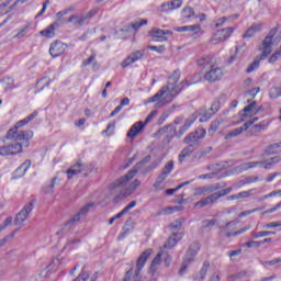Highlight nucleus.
<instances>
[{
  "label": "nucleus",
  "mask_w": 281,
  "mask_h": 281,
  "mask_svg": "<svg viewBox=\"0 0 281 281\" xmlns=\"http://www.w3.org/2000/svg\"><path fill=\"white\" fill-rule=\"evenodd\" d=\"M180 78L181 71L175 70L173 74L169 77L167 85L161 87L160 90L151 98L147 99L145 104L156 102L155 109H162V106L168 104V100H175V98H177L179 93L183 91V87H191V85H194V82H190L188 80L179 82Z\"/></svg>",
  "instance_id": "f257e3e1"
},
{
  "label": "nucleus",
  "mask_w": 281,
  "mask_h": 281,
  "mask_svg": "<svg viewBox=\"0 0 281 281\" xmlns=\"http://www.w3.org/2000/svg\"><path fill=\"white\" fill-rule=\"evenodd\" d=\"M278 33V29H272L269 32V35L265 37L261 47L259 48L261 52L260 57H257L254 63H251L248 68L246 69V74H252V71H256L258 67H260V60H265L269 54L272 52L273 46V36Z\"/></svg>",
  "instance_id": "f03ea898"
},
{
  "label": "nucleus",
  "mask_w": 281,
  "mask_h": 281,
  "mask_svg": "<svg viewBox=\"0 0 281 281\" xmlns=\"http://www.w3.org/2000/svg\"><path fill=\"white\" fill-rule=\"evenodd\" d=\"M32 137H34V132L31 130L19 132V127H16V125L11 127L5 134V139H10L13 143L22 142V148L23 146L24 148L30 147V139H32Z\"/></svg>",
  "instance_id": "7ed1b4c3"
},
{
  "label": "nucleus",
  "mask_w": 281,
  "mask_h": 281,
  "mask_svg": "<svg viewBox=\"0 0 281 281\" xmlns=\"http://www.w3.org/2000/svg\"><path fill=\"white\" fill-rule=\"evenodd\" d=\"M150 161V156H146L143 160L136 164L135 168L130 170L125 176L121 177L116 182L114 183V188H120V186H126L131 179L137 175L138 170L143 167L146 166Z\"/></svg>",
  "instance_id": "20e7f679"
},
{
  "label": "nucleus",
  "mask_w": 281,
  "mask_h": 281,
  "mask_svg": "<svg viewBox=\"0 0 281 281\" xmlns=\"http://www.w3.org/2000/svg\"><path fill=\"white\" fill-rule=\"evenodd\" d=\"M34 205H36V200H32L29 202L16 215L14 218V225L21 229V227H25V221H27V217L30 214H32V211L34 210Z\"/></svg>",
  "instance_id": "39448f33"
},
{
  "label": "nucleus",
  "mask_w": 281,
  "mask_h": 281,
  "mask_svg": "<svg viewBox=\"0 0 281 281\" xmlns=\"http://www.w3.org/2000/svg\"><path fill=\"white\" fill-rule=\"evenodd\" d=\"M156 115H157V111H154L146 117L145 122L139 121V122H136L134 125H132L130 131L127 132L128 139H135V137H137V135H139V133L144 131V126L153 122V119Z\"/></svg>",
  "instance_id": "423d86ee"
},
{
  "label": "nucleus",
  "mask_w": 281,
  "mask_h": 281,
  "mask_svg": "<svg viewBox=\"0 0 281 281\" xmlns=\"http://www.w3.org/2000/svg\"><path fill=\"white\" fill-rule=\"evenodd\" d=\"M23 153V144L11 143L0 146V157H14V155H21Z\"/></svg>",
  "instance_id": "0eeeda50"
},
{
  "label": "nucleus",
  "mask_w": 281,
  "mask_h": 281,
  "mask_svg": "<svg viewBox=\"0 0 281 281\" xmlns=\"http://www.w3.org/2000/svg\"><path fill=\"white\" fill-rule=\"evenodd\" d=\"M172 170H175V162L172 160H170L164 167L161 173L157 177V179L154 183V188L156 190H162L161 183H164L165 179H168V177L170 176V172H172Z\"/></svg>",
  "instance_id": "6e6552de"
},
{
  "label": "nucleus",
  "mask_w": 281,
  "mask_h": 281,
  "mask_svg": "<svg viewBox=\"0 0 281 281\" xmlns=\"http://www.w3.org/2000/svg\"><path fill=\"white\" fill-rule=\"evenodd\" d=\"M232 34H234V27L218 30L211 37V43L212 45H218V43L227 41V38H229Z\"/></svg>",
  "instance_id": "1a4fd4ad"
},
{
  "label": "nucleus",
  "mask_w": 281,
  "mask_h": 281,
  "mask_svg": "<svg viewBox=\"0 0 281 281\" xmlns=\"http://www.w3.org/2000/svg\"><path fill=\"white\" fill-rule=\"evenodd\" d=\"M225 76L223 72V69H221L218 66H215V64L209 68V70L204 74V80L207 82H216L221 80Z\"/></svg>",
  "instance_id": "9d476101"
},
{
  "label": "nucleus",
  "mask_w": 281,
  "mask_h": 281,
  "mask_svg": "<svg viewBox=\"0 0 281 281\" xmlns=\"http://www.w3.org/2000/svg\"><path fill=\"white\" fill-rule=\"evenodd\" d=\"M205 135V128L198 127L194 132H191L184 137V144H199V142H201Z\"/></svg>",
  "instance_id": "9b49d317"
},
{
  "label": "nucleus",
  "mask_w": 281,
  "mask_h": 281,
  "mask_svg": "<svg viewBox=\"0 0 281 281\" xmlns=\"http://www.w3.org/2000/svg\"><path fill=\"white\" fill-rule=\"evenodd\" d=\"M223 198L221 195V192H213L211 195L198 201L195 204H194V209L195 210H201V207H205L207 205H212L214 203H217L218 199Z\"/></svg>",
  "instance_id": "f8f14e48"
},
{
  "label": "nucleus",
  "mask_w": 281,
  "mask_h": 281,
  "mask_svg": "<svg viewBox=\"0 0 281 281\" xmlns=\"http://www.w3.org/2000/svg\"><path fill=\"white\" fill-rule=\"evenodd\" d=\"M144 58V52L136 50L134 53H131L130 56H127L121 64V67L123 69H126L127 67H131V65L137 63V60H142Z\"/></svg>",
  "instance_id": "ddd939ff"
},
{
  "label": "nucleus",
  "mask_w": 281,
  "mask_h": 281,
  "mask_svg": "<svg viewBox=\"0 0 281 281\" xmlns=\"http://www.w3.org/2000/svg\"><path fill=\"white\" fill-rule=\"evenodd\" d=\"M67 49V45L60 41H56L50 44L49 54L53 58H58V56H63L65 50Z\"/></svg>",
  "instance_id": "4468645a"
},
{
  "label": "nucleus",
  "mask_w": 281,
  "mask_h": 281,
  "mask_svg": "<svg viewBox=\"0 0 281 281\" xmlns=\"http://www.w3.org/2000/svg\"><path fill=\"white\" fill-rule=\"evenodd\" d=\"M168 36H172V31L161 29H154L151 31V38L158 43H166V41H168Z\"/></svg>",
  "instance_id": "2eb2a0df"
},
{
  "label": "nucleus",
  "mask_w": 281,
  "mask_h": 281,
  "mask_svg": "<svg viewBox=\"0 0 281 281\" xmlns=\"http://www.w3.org/2000/svg\"><path fill=\"white\" fill-rule=\"evenodd\" d=\"M281 161V157L280 156H274L261 161H255L256 168H265V170H271V168H273V166H276L277 164H280Z\"/></svg>",
  "instance_id": "dca6fc26"
},
{
  "label": "nucleus",
  "mask_w": 281,
  "mask_h": 281,
  "mask_svg": "<svg viewBox=\"0 0 281 281\" xmlns=\"http://www.w3.org/2000/svg\"><path fill=\"white\" fill-rule=\"evenodd\" d=\"M200 249H201V246L199 245V243L196 241L192 243L184 256V262H188V265H190V262H193Z\"/></svg>",
  "instance_id": "f3484780"
},
{
  "label": "nucleus",
  "mask_w": 281,
  "mask_h": 281,
  "mask_svg": "<svg viewBox=\"0 0 281 281\" xmlns=\"http://www.w3.org/2000/svg\"><path fill=\"white\" fill-rule=\"evenodd\" d=\"M183 5V1L181 0H173L165 2L160 5L161 12H172V10H179Z\"/></svg>",
  "instance_id": "a211bd4d"
},
{
  "label": "nucleus",
  "mask_w": 281,
  "mask_h": 281,
  "mask_svg": "<svg viewBox=\"0 0 281 281\" xmlns=\"http://www.w3.org/2000/svg\"><path fill=\"white\" fill-rule=\"evenodd\" d=\"M249 126H251V123H245L241 127H237L225 134L224 139H234V137H238V135H241L245 131H249Z\"/></svg>",
  "instance_id": "6ab92c4d"
},
{
  "label": "nucleus",
  "mask_w": 281,
  "mask_h": 281,
  "mask_svg": "<svg viewBox=\"0 0 281 281\" xmlns=\"http://www.w3.org/2000/svg\"><path fill=\"white\" fill-rule=\"evenodd\" d=\"M86 168H87V166H85V164H81V162H77V164L72 165L67 170L68 179H74V177H76V175H80V172H85Z\"/></svg>",
  "instance_id": "aec40b11"
},
{
  "label": "nucleus",
  "mask_w": 281,
  "mask_h": 281,
  "mask_svg": "<svg viewBox=\"0 0 281 281\" xmlns=\"http://www.w3.org/2000/svg\"><path fill=\"white\" fill-rule=\"evenodd\" d=\"M199 67H203V69H210L216 65V58L214 56H203L198 59Z\"/></svg>",
  "instance_id": "412c9836"
},
{
  "label": "nucleus",
  "mask_w": 281,
  "mask_h": 281,
  "mask_svg": "<svg viewBox=\"0 0 281 281\" xmlns=\"http://www.w3.org/2000/svg\"><path fill=\"white\" fill-rule=\"evenodd\" d=\"M257 102L252 101L250 104H248L247 106L244 108L243 110V117H251V115H257V113H260V108H256L257 106Z\"/></svg>",
  "instance_id": "4be33fe9"
},
{
  "label": "nucleus",
  "mask_w": 281,
  "mask_h": 281,
  "mask_svg": "<svg viewBox=\"0 0 281 281\" xmlns=\"http://www.w3.org/2000/svg\"><path fill=\"white\" fill-rule=\"evenodd\" d=\"M183 238V234L181 233H173L165 243L164 247L165 249H172L179 240Z\"/></svg>",
  "instance_id": "5701e85b"
},
{
  "label": "nucleus",
  "mask_w": 281,
  "mask_h": 281,
  "mask_svg": "<svg viewBox=\"0 0 281 281\" xmlns=\"http://www.w3.org/2000/svg\"><path fill=\"white\" fill-rule=\"evenodd\" d=\"M269 128V122L268 121H262L258 124L250 125L248 127V131L250 135H256V133H262V131H267Z\"/></svg>",
  "instance_id": "b1692460"
},
{
  "label": "nucleus",
  "mask_w": 281,
  "mask_h": 281,
  "mask_svg": "<svg viewBox=\"0 0 281 281\" xmlns=\"http://www.w3.org/2000/svg\"><path fill=\"white\" fill-rule=\"evenodd\" d=\"M175 32H191V34H199V32H201V24L177 26L175 27Z\"/></svg>",
  "instance_id": "393cba45"
},
{
  "label": "nucleus",
  "mask_w": 281,
  "mask_h": 281,
  "mask_svg": "<svg viewBox=\"0 0 281 281\" xmlns=\"http://www.w3.org/2000/svg\"><path fill=\"white\" fill-rule=\"evenodd\" d=\"M67 23H74L75 27H82L87 23V18L74 14L68 18Z\"/></svg>",
  "instance_id": "a878e982"
},
{
  "label": "nucleus",
  "mask_w": 281,
  "mask_h": 281,
  "mask_svg": "<svg viewBox=\"0 0 281 281\" xmlns=\"http://www.w3.org/2000/svg\"><path fill=\"white\" fill-rule=\"evenodd\" d=\"M38 116V112L34 111L33 113H31L29 116H26L25 119L19 121L15 123V127L16 128H23V126L30 124V122H32V120H34L35 117Z\"/></svg>",
  "instance_id": "bb28decb"
},
{
  "label": "nucleus",
  "mask_w": 281,
  "mask_h": 281,
  "mask_svg": "<svg viewBox=\"0 0 281 281\" xmlns=\"http://www.w3.org/2000/svg\"><path fill=\"white\" fill-rule=\"evenodd\" d=\"M192 153H194V145H189L188 147H186L184 149L181 150V153L179 154V162L183 164V160L187 157H190V155H192Z\"/></svg>",
  "instance_id": "cd10ccee"
},
{
  "label": "nucleus",
  "mask_w": 281,
  "mask_h": 281,
  "mask_svg": "<svg viewBox=\"0 0 281 281\" xmlns=\"http://www.w3.org/2000/svg\"><path fill=\"white\" fill-rule=\"evenodd\" d=\"M223 122H225V119H223L222 116H218L216 120H214L209 128V135H214V133L218 131V126H221Z\"/></svg>",
  "instance_id": "c85d7f7f"
},
{
  "label": "nucleus",
  "mask_w": 281,
  "mask_h": 281,
  "mask_svg": "<svg viewBox=\"0 0 281 281\" xmlns=\"http://www.w3.org/2000/svg\"><path fill=\"white\" fill-rule=\"evenodd\" d=\"M262 30V24H252L244 34V38H251L257 32Z\"/></svg>",
  "instance_id": "c756f323"
},
{
  "label": "nucleus",
  "mask_w": 281,
  "mask_h": 281,
  "mask_svg": "<svg viewBox=\"0 0 281 281\" xmlns=\"http://www.w3.org/2000/svg\"><path fill=\"white\" fill-rule=\"evenodd\" d=\"M30 166H32V161L25 160V161L15 170V175H16L18 177H24L25 172H27V170H30Z\"/></svg>",
  "instance_id": "7c9ffc66"
},
{
  "label": "nucleus",
  "mask_w": 281,
  "mask_h": 281,
  "mask_svg": "<svg viewBox=\"0 0 281 281\" xmlns=\"http://www.w3.org/2000/svg\"><path fill=\"white\" fill-rule=\"evenodd\" d=\"M56 34V26L54 24H50L45 30L41 31V36H45V38H54Z\"/></svg>",
  "instance_id": "2f4dec72"
},
{
  "label": "nucleus",
  "mask_w": 281,
  "mask_h": 281,
  "mask_svg": "<svg viewBox=\"0 0 281 281\" xmlns=\"http://www.w3.org/2000/svg\"><path fill=\"white\" fill-rule=\"evenodd\" d=\"M137 205V201H132L130 204H127L120 213H117L114 216V220L117 221V218H122V216H124V214H128L130 210H133V207H135Z\"/></svg>",
  "instance_id": "473e14b6"
},
{
  "label": "nucleus",
  "mask_w": 281,
  "mask_h": 281,
  "mask_svg": "<svg viewBox=\"0 0 281 281\" xmlns=\"http://www.w3.org/2000/svg\"><path fill=\"white\" fill-rule=\"evenodd\" d=\"M220 109H221V102L220 101H214L211 104V108H210L209 112L205 114L207 116V120H210V117H212V115H216V113H218Z\"/></svg>",
  "instance_id": "72a5a7b5"
},
{
  "label": "nucleus",
  "mask_w": 281,
  "mask_h": 281,
  "mask_svg": "<svg viewBox=\"0 0 281 281\" xmlns=\"http://www.w3.org/2000/svg\"><path fill=\"white\" fill-rule=\"evenodd\" d=\"M58 180V177H54L50 180L49 184H46L43 187L44 194H54V188L56 187V181Z\"/></svg>",
  "instance_id": "f704fd0d"
},
{
  "label": "nucleus",
  "mask_w": 281,
  "mask_h": 281,
  "mask_svg": "<svg viewBox=\"0 0 281 281\" xmlns=\"http://www.w3.org/2000/svg\"><path fill=\"white\" fill-rule=\"evenodd\" d=\"M276 232L262 231V232H251L252 238H265L266 236H274Z\"/></svg>",
  "instance_id": "c9c22d12"
},
{
  "label": "nucleus",
  "mask_w": 281,
  "mask_h": 281,
  "mask_svg": "<svg viewBox=\"0 0 281 281\" xmlns=\"http://www.w3.org/2000/svg\"><path fill=\"white\" fill-rule=\"evenodd\" d=\"M202 188H203L204 194H212L213 192L221 190V186L218 184H207Z\"/></svg>",
  "instance_id": "e433bc0d"
},
{
  "label": "nucleus",
  "mask_w": 281,
  "mask_h": 281,
  "mask_svg": "<svg viewBox=\"0 0 281 281\" xmlns=\"http://www.w3.org/2000/svg\"><path fill=\"white\" fill-rule=\"evenodd\" d=\"M94 205H95V204H94L93 202H90V203L83 205V206L79 210L78 214L81 215V216H87V214H89V210H91V207H93Z\"/></svg>",
  "instance_id": "4c0bfd02"
},
{
  "label": "nucleus",
  "mask_w": 281,
  "mask_h": 281,
  "mask_svg": "<svg viewBox=\"0 0 281 281\" xmlns=\"http://www.w3.org/2000/svg\"><path fill=\"white\" fill-rule=\"evenodd\" d=\"M49 82H52L49 78H42L40 81H37V89H40V91H43L45 87H49Z\"/></svg>",
  "instance_id": "58836bf2"
},
{
  "label": "nucleus",
  "mask_w": 281,
  "mask_h": 281,
  "mask_svg": "<svg viewBox=\"0 0 281 281\" xmlns=\"http://www.w3.org/2000/svg\"><path fill=\"white\" fill-rule=\"evenodd\" d=\"M210 269V261H204L203 266L200 270V278L201 280H205V277L207 276V270Z\"/></svg>",
  "instance_id": "ea45409f"
},
{
  "label": "nucleus",
  "mask_w": 281,
  "mask_h": 281,
  "mask_svg": "<svg viewBox=\"0 0 281 281\" xmlns=\"http://www.w3.org/2000/svg\"><path fill=\"white\" fill-rule=\"evenodd\" d=\"M260 246H262V243L256 241V240H250L241 245V247H246V249H251V248L258 249V247Z\"/></svg>",
  "instance_id": "a19ab883"
},
{
  "label": "nucleus",
  "mask_w": 281,
  "mask_h": 281,
  "mask_svg": "<svg viewBox=\"0 0 281 281\" xmlns=\"http://www.w3.org/2000/svg\"><path fill=\"white\" fill-rule=\"evenodd\" d=\"M269 95L272 100H276L281 97V88L273 87L270 89Z\"/></svg>",
  "instance_id": "79ce46f5"
},
{
  "label": "nucleus",
  "mask_w": 281,
  "mask_h": 281,
  "mask_svg": "<svg viewBox=\"0 0 281 281\" xmlns=\"http://www.w3.org/2000/svg\"><path fill=\"white\" fill-rule=\"evenodd\" d=\"M194 15V9L187 7L182 10V19H192Z\"/></svg>",
  "instance_id": "37998d69"
},
{
  "label": "nucleus",
  "mask_w": 281,
  "mask_h": 281,
  "mask_svg": "<svg viewBox=\"0 0 281 281\" xmlns=\"http://www.w3.org/2000/svg\"><path fill=\"white\" fill-rule=\"evenodd\" d=\"M161 263V252H158L154 260L151 261L150 270L156 271L157 270V265Z\"/></svg>",
  "instance_id": "c03bdc74"
},
{
  "label": "nucleus",
  "mask_w": 281,
  "mask_h": 281,
  "mask_svg": "<svg viewBox=\"0 0 281 281\" xmlns=\"http://www.w3.org/2000/svg\"><path fill=\"white\" fill-rule=\"evenodd\" d=\"M254 192H256V189H250L248 191H241L237 193L238 199H249V196H252Z\"/></svg>",
  "instance_id": "a18cd8bd"
},
{
  "label": "nucleus",
  "mask_w": 281,
  "mask_h": 281,
  "mask_svg": "<svg viewBox=\"0 0 281 281\" xmlns=\"http://www.w3.org/2000/svg\"><path fill=\"white\" fill-rule=\"evenodd\" d=\"M281 58V49L274 52L270 58H269V63L270 65H273L274 63H278V60H280Z\"/></svg>",
  "instance_id": "49530a36"
},
{
  "label": "nucleus",
  "mask_w": 281,
  "mask_h": 281,
  "mask_svg": "<svg viewBox=\"0 0 281 281\" xmlns=\"http://www.w3.org/2000/svg\"><path fill=\"white\" fill-rule=\"evenodd\" d=\"M139 186H142V181H139L137 179L134 180L133 183H131L128 189H127L128 194H131V192L137 190V188H139Z\"/></svg>",
  "instance_id": "de8ad7c7"
},
{
  "label": "nucleus",
  "mask_w": 281,
  "mask_h": 281,
  "mask_svg": "<svg viewBox=\"0 0 281 281\" xmlns=\"http://www.w3.org/2000/svg\"><path fill=\"white\" fill-rule=\"evenodd\" d=\"M87 280H89V272L83 269L81 273L74 281H87Z\"/></svg>",
  "instance_id": "09e8293b"
},
{
  "label": "nucleus",
  "mask_w": 281,
  "mask_h": 281,
  "mask_svg": "<svg viewBox=\"0 0 281 281\" xmlns=\"http://www.w3.org/2000/svg\"><path fill=\"white\" fill-rule=\"evenodd\" d=\"M183 227V220H176L170 224V229H181Z\"/></svg>",
  "instance_id": "8fccbe9b"
},
{
  "label": "nucleus",
  "mask_w": 281,
  "mask_h": 281,
  "mask_svg": "<svg viewBox=\"0 0 281 281\" xmlns=\"http://www.w3.org/2000/svg\"><path fill=\"white\" fill-rule=\"evenodd\" d=\"M148 49H150V52H157V54H164V52H166V46L161 45V46H148Z\"/></svg>",
  "instance_id": "3c124183"
},
{
  "label": "nucleus",
  "mask_w": 281,
  "mask_h": 281,
  "mask_svg": "<svg viewBox=\"0 0 281 281\" xmlns=\"http://www.w3.org/2000/svg\"><path fill=\"white\" fill-rule=\"evenodd\" d=\"M255 212H260V209H251L249 211H244L239 213L238 217L239 218H245V216H249L250 214H255Z\"/></svg>",
  "instance_id": "603ef678"
},
{
  "label": "nucleus",
  "mask_w": 281,
  "mask_h": 281,
  "mask_svg": "<svg viewBox=\"0 0 281 281\" xmlns=\"http://www.w3.org/2000/svg\"><path fill=\"white\" fill-rule=\"evenodd\" d=\"M256 165H257V162H255V161L241 164L240 169L241 170H251V168H256Z\"/></svg>",
  "instance_id": "864d4df0"
},
{
  "label": "nucleus",
  "mask_w": 281,
  "mask_h": 281,
  "mask_svg": "<svg viewBox=\"0 0 281 281\" xmlns=\"http://www.w3.org/2000/svg\"><path fill=\"white\" fill-rule=\"evenodd\" d=\"M258 181H262V178L256 176H249L245 179V183H258Z\"/></svg>",
  "instance_id": "5fc2aeb1"
},
{
  "label": "nucleus",
  "mask_w": 281,
  "mask_h": 281,
  "mask_svg": "<svg viewBox=\"0 0 281 281\" xmlns=\"http://www.w3.org/2000/svg\"><path fill=\"white\" fill-rule=\"evenodd\" d=\"M216 225V220H204L202 226L207 229V227H214Z\"/></svg>",
  "instance_id": "6e6d98bb"
},
{
  "label": "nucleus",
  "mask_w": 281,
  "mask_h": 281,
  "mask_svg": "<svg viewBox=\"0 0 281 281\" xmlns=\"http://www.w3.org/2000/svg\"><path fill=\"white\" fill-rule=\"evenodd\" d=\"M92 63H95V54H92L88 59H85L82 61V66L89 67V65H92Z\"/></svg>",
  "instance_id": "4d7b16f0"
},
{
  "label": "nucleus",
  "mask_w": 281,
  "mask_h": 281,
  "mask_svg": "<svg viewBox=\"0 0 281 281\" xmlns=\"http://www.w3.org/2000/svg\"><path fill=\"white\" fill-rule=\"evenodd\" d=\"M276 227H281V223L280 222H271V223L263 225V229H273Z\"/></svg>",
  "instance_id": "13d9d810"
},
{
  "label": "nucleus",
  "mask_w": 281,
  "mask_h": 281,
  "mask_svg": "<svg viewBox=\"0 0 281 281\" xmlns=\"http://www.w3.org/2000/svg\"><path fill=\"white\" fill-rule=\"evenodd\" d=\"M80 218H82V215L77 213L66 223V225H71L74 223H78L80 221Z\"/></svg>",
  "instance_id": "bf43d9fd"
},
{
  "label": "nucleus",
  "mask_w": 281,
  "mask_h": 281,
  "mask_svg": "<svg viewBox=\"0 0 281 281\" xmlns=\"http://www.w3.org/2000/svg\"><path fill=\"white\" fill-rule=\"evenodd\" d=\"M148 23V20H140L132 24L133 30H139L142 25H146Z\"/></svg>",
  "instance_id": "052dcab7"
},
{
  "label": "nucleus",
  "mask_w": 281,
  "mask_h": 281,
  "mask_svg": "<svg viewBox=\"0 0 281 281\" xmlns=\"http://www.w3.org/2000/svg\"><path fill=\"white\" fill-rule=\"evenodd\" d=\"M114 131H115V123H110L106 130L102 132V134L106 135V133H109V135H113Z\"/></svg>",
  "instance_id": "680f3d73"
},
{
  "label": "nucleus",
  "mask_w": 281,
  "mask_h": 281,
  "mask_svg": "<svg viewBox=\"0 0 281 281\" xmlns=\"http://www.w3.org/2000/svg\"><path fill=\"white\" fill-rule=\"evenodd\" d=\"M227 21H229V18H221L215 22V27H223V25H225V23H227Z\"/></svg>",
  "instance_id": "e2e57ef3"
},
{
  "label": "nucleus",
  "mask_w": 281,
  "mask_h": 281,
  "mask_svg": "<svg viewBox=\"0 0 281 281\" xmlns=\"http://www.w3.org/2000/svg\"><path fill=\"white\" fill-rule=\"evenodd\" d=\"M192 124H194V120L188 119L187 122L181 127L182 132L186 133V131H188V128H190V126H192Z\"/></svg>",
  "instance_id": "0e129e2a"
},
{
  "label": "nucleus",
  "mask_w": 281,
  "mask_h": 281,
  "mask_svg": "<svg viewBox=\"0 0 281 281\" xmlns=\"http://www.w3.org/2000/svg\"><path fill=\"white\" fill-rule=\"evenodd\" d=\"M192 124H194V120L188 119L187 122L181 127L182 132L186 133V131H188V128H190V126H192Z\"/></svg>",
  "instance_id": "69168bd1"
},
{
  "label": "nucleus",
  "mask_w": 281,
  "mask_h": 281,
  "mask_svg": "<svg viewBox=\"0 0 281 281\" xmlns=\"http://www.w3.org/2000/svg\"><path fill=\"white\" fill-rule=\"evenodd\" d=\"M27 32H29L27 26H25L15 34L14 38H23V36L27 34Z\"/></svg>",
  "instance_id": "338daca9"
},
{
  "label": "nucleus",
  "mask_w": 281,
  "mask_h": 281,
  "mask_svg": "<svg viewBox=\"0 0 281 281\" xmlns=\"http://www.w3.org/2000/svg\"><path fill=\"white\" fill-rule=\"evenodd\" d=\"M280 209H281V201L276 206L265 211V214H273V212H278V210Z\"/></svg>",
  "instance_id": "774afa93"
}]
</instances>
